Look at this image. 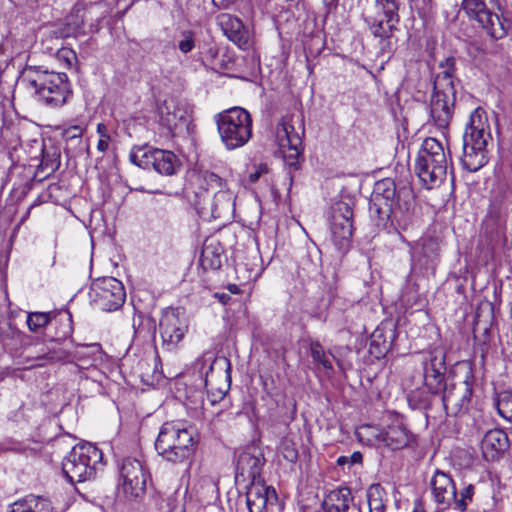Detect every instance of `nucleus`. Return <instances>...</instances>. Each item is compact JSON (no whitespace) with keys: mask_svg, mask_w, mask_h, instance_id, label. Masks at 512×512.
Here are the masks:
<instances>
[{"mask_svg":"<svg viewBox=\"0 0 512 512\" xmlns=\"http://www.w3.org/2000/svg\"><path fill=\"white\" fill-rule=\"evenodd\" d=\"M414 201L410 192L396 189L390 178L375 183L369 211L378 225L395 230H406L412 222Z\"/></svg>","mask_w":512,"mask_h":512,"instance_id":"obj_1","label":"nucleus"},{"mask_svg":"<svg viewBox=\"0 0 512 512\" xmlns=\"http://www.w3.org/2000/svg\"><path fill=\"white\" fill-rule=\"evenodd\" d=\"M446 372L445 355L442 351L430 352L423 361L422 373L411 377L407 386V400L412 409H428L432 397L440 394L444 387Z\"/></svg>","mask_w":512,"mask_h":512,"instance_id":"obj_2","label":"nucleus"},{"mask_svg":"<svg viewBox=\"0 0 512 512\" xmlns=\"http://www.w3.org/2000/svg\"><path fill=\"white\" fill-rule=\"evenodd\" d=\"M454 57H447L439 63L441 71L435 76L433 93L430 101V117L439 129L448 128L453 116L456 99L453 76L455 73Z\"/></svg>","mask_w":512,"mask_h":512,"instance_id":"obj_3","label":"nucleus"},{"mask_svg":"<svg viewBox=\"0 0 512 512\" xmlns=\"http://www.w3.org/2000/svg\"><path fill=\"white\" fill-rule=\"evenodd\" d=\"M490 138L489 124L485 112L477 108L471 115L463 134L461 163L469 172H476L488 161L487 144Z\"/></svg>","mask_w":512,"mask_h":512,"instance_id":"obj_4","label":"nucleus"},{"mask_svg":"<svg viewBox=\"0 0 512 512\" xmlns=\"http://www.w3.org/2000/svg\"><path fill=\"white\" fill-rule=\"evenodd\" d=\"M23 82L34 91L35 96L50 107H60L71 94L67 75L44 70L41 67H28L23 73Z\"/></svg>","mask_w":512,"mask_h":512,"instance_id":"obj_5","label":"nucleus"},{"mask_svg":"<svg viewBox=\"0 0 512 512\" xmlns=\"http://www.w3.org/2000/svg\"><path fill=\"white\" fill-rule=\"evenodd\" d=\"M448 159L436 138H426L415 160L414 171L427 189L439 186L446 178Z\"/></svg>","mask_w":512,"mask_h":512,"instance_id":"obj_6","label":"nucleus"},{"mask_svg":"<svg viewBox=\"0 0 512 512\" xmlns=\"http://www.w3.org/2000/svg\"><path fill=\"white\" fill-rule=\"evenodd\" d=\"M222 143L228 150L244 146L252 137V117L241 107L220 112L215 117Z\"/></svg>","mask_w":512,"mask_h":512,"instance_id":"obj_7","label":"nucleus"},{"mask_svg":"<svg viewBox=\"0 0 512 512\" xmlns=\"http://www.w3.org/2000/svg\"><path fill=\"white\" fill-rule=\"evenodd\" d=\"M157 452L167 461L178 463L188 459L195 450L192 431L174 422L162 425L155 442Z\"/></svg>","mask_w":512,"mask_h":512,"instance_id":"obj_8","label":"nucleus"},{"mask_svg":"<svg viewBox=\"0 0 512 512\" xmlns=\"http://www.w3.org/2000/svg\"><path fill=\"white\" fill-rule=\"evenodd\" d=\"M102 466V452L91 443L75 445L62 462V470L71 483L92 479Z\"/></svg>","mask_w":512,"mask_h":512,"instance_id":"obj_9","label":"nucleus"},{"mask_svg":"<svg viewBox=\"0 0 512 512\" xmlns=\"http://www.w3.org/2000/svg\"><path fill=\"white\" fill-rule=\"evenodd\" d=\"M129 160L144 170H154L166 176L174 175L181 166L180 160L172 151L148 145L132 147Z\"/></svg>","mask_w":512,"mask_h":512,"instance_id":"obj_10","label":"nucleus"},{"mask_svg":"<svg viewBox=\"0 0 512 512\" xmlns=\"http://www.w3.org/2000/svg\"><path fill=\"white\" fill-rule=\"evenodd\" d=\"M398 11L396 0H375L371 13L365 18L373 36L381 40L391 38L400 20Z\"/></svg>","mask_w":512,"mask_h":512,"instance_id":"obj_11","label":"nucleus"},{"mask_svg":"<svg viewBox=\"0 0 512 512\" xmlns=\"http://www.w3.org/2000/svg\"><path fill=\"white\" fill-rule=\"evenodd\" d=\"M301 133L295 130L294 126L285 118L277 123L275 128V139L281 149L283 160L290 170L300 168V160L303 159V142Z\"/></svg>","mask_w":512,"mask_h":512,"instance_id":"obj_12","label":"nucleus"},{"mask_svg":"<svg viewBox=\"0 0 512 512\" xmlns=\"http://www.w3.org/2000/svg\"><path fill=\"white\" fill-rule=\"evenodd\" d=\"M461 368L464 371L463 380L453 383L449 387H443L442 403L446 413L450 416H457L466 411L472 396L473 372L470 363H463Z\"/></svg>","mask_w":512,"mask_h":512,"instance_id":"obj_13","label":"nucleus"},{"mask_svg":"<svg viewBox=\"0 0 512 512\" xmlns=\"http://www.w3.org/2000/svg\"><path fill=\"white\" fill-rule=\"evenodd\" d=\"M90 296L99 309L107 312L119 309L126 299L122 282L114 277H103L94 281Z\"/></svg>","mask_w":512,"mask_h":512,"instance_id":"obj_14","label":"nucleus"},{"mask_svg":"<svg viewBox=\"0 0 512 512\" xmlns=\"http://www.w3.org/2000/svg\"><path fill=\"white\" fill-rule=\"evenodd\" d=\"M330 230L335 247L345 253L350 247L353 234V210L348 203L339 201L332 206Z\"/></svg>","mask_w":512,"mask_h":512,"instance_id":"obj_15","label":"nucleus"},{"mask_svg":"<svg viewBox=\"0 0 512 512\" xmlns=\"http://www.w3.org/2000/svg\"><path fill=\"white\" fill-rule=\"evenodd\" d=\"M462 6L469 17L475 19L491 38L498 40L506 36V21L487 7L486 0H463Z\"/></svg>","mask_w":512,"mask_h":512,"instance_id":"obj_16","label":"nucleus"},{"mask_svg":"<svg viewBox=\"0 0 512 512\" xmlns=\"http://www.w3.org/2000/svg\"><path fill=\"white\" fill-rule=\"evenodd\" d=\"M119 473L122 491L128 499H137L144 494L149 474L140 460L123 459Z\"/></svg>","mask_w":512,"mask_h":512,"instance_id":"obj_17","label":"nucleus"},{"mask_svg":"<svg viewBox=\"0 0 512 512\" xmlns=\"http://www.w3.org/2000/svg\"><path fill=\"white\" fill-rule=\"evenodd\" d=\"M187 331L188 325L185 319L180 317L177 309L167 308L162 312L159 321V333L162 339V347L165 350H176Z\"/></svg>","mask_w":512,"mask_h":512,"instance_id":"obj_18","label":"nucleus"},{"mask_svg":"<svg viewBox=\"0 0 512 512\" xmlns=\"http://www.w3.org/2000/svg\"><path fill=\"white\" fill-rule=\"evenodd\" d=\"M277 502V494L273 487L266 486L264 481L250 482L246 491V503L249 512H270Z\"/></svg>","mask_w":512,"mask_h":512,"instance_id":"obj_19","label":"nucleus"},{"mask_svg":"<svg viewBox=\"0 0 512 512\" xmlns=\"http://www.w3.org/2000/svg\"><path fill=\"white\" fill-rule=\"evenodd\" d=\"M264 462L265 459L260 449L256 447L248 448L238 457L236 478L242 477L243 480H250V482L263 481L261 471Z\"/></svg>","mask_w":512,"mask_h":512,"instance_id":"obj_20","label":"nucleus"},{"mask_svg":"<svg viewBox=\"0 0 512 512\" xmlns=\"http://www.w3.org/2000/svg\"><path fill=\"white\" fill-rule=\"evenodd\" d=\"M376 437L379 442L392 450L403 449L415 441V436L399 418L380 431Z\"/></svg>","mask_w":512,"mask_h":512,"instance_id":"obj_21","label":"nucleus"},{"mask_svg":"<svg viewBox=\"0 0 512 512\" xmlns=\"http://www.w3.org/2000/svg\"><path fill=\"white\" fill-rule=\"evenodd\" d=\"M430 485L434 500L438 505L443 508L453 506L456 497V486L449 474L436 470Z\"/></svg>","mask_w":512,"mask_h":512,"instance_id":"obj_22","label":"nucleus"},{"mask_svg":"<svg viewBox=\"0 0 512 512\" xmlns=\"http://www.w3.org/2000/svg\"><path fill=\"white\" fill-rule=\"evenodd\" d=\"M509 447L507 434L501 429L486 432L481 442L483 456L488 461H494Z\"/></svg>","mask_w":512,"mask_h":512,"instance_id":"obj_23","label":"nucleus"},{"mask_svg":"<svg viewBox=\"0 0 512 512\" xmlns=\"http://www.w3.org/2000/svg\"><path fill=\"white\" fill-rule=\"evenodd\" d=\"M220 25L224 34L230 41L243 50L249 48V34L240 19L230 15H225L220 19Z\"/></svg>","mask_w":512,"mask_h":512,"instance_id":"obj_24","label":"nucleus"},{"mask_svg":"<svg viewBox=\"0 0 512 512\" xmlns=\"http://www.w3.org/2000/svg\"><path fill=\"white\" fill-rule=\"evenodd\" d=\"M353 503L352 492L347 487H340L330 491L322 502L325 512H348Z\"/></svg>","mask_w":512,"mask_h":512,"instance_id":"obj_25","label":"nucleus"},{"mask_svg":"<svg viewBox=\"0 0 512 512\" xmlns=\"http://www.w3.org/2000/svg\"><path fill=\"white\" fill-rule=\"evenodd\" d=\"M66 360H75L78 362L80 368H88L94 366L98 361L102 359V348L98 343L78 345L75 350L68 353Z\"/></svg>","mask_w":512,"mask_h":512,"instance_id":"obj_26","label":"nucleus"},{"mask_svg":"<svg viewBox=\"0 0 512 512\" xmlns=\"http://www.w3.org/2000/svg\"><path fill=\"white\" fill-rule=\"evenodd\" d=\"M27 358L34 360L35 365L43 366L50 362L65 361L68 358V354L67 351L63 349L41 345L39 348L34 347V349H27Z\"/></svg>","mask_w":512,"mask_h":512,"instance_id":"obj_27","label":"nucleus"},{"mask_svg":"<svg viewBox=\"0 0 512 512\" xmlns=\"http://www.w3.org/2000/svg\"><path fill=\"white\" fill-rule=\"evenodd\" d=\"M160 122L170 132H173L182 122H185V113L176 103L165 100L159 107Z\"/></svg>","mask_w":512,"mask_h":512,"instance_id":"obj_28","label":"nucleus"},{"mask_svg":"<svg viewBox=\"0 0 512 512\" xmlns=\"http://www.w3.org/2000/svg\"><path fill=\"white\" fill-rule=\"evenodd\" d=\"M234 205V195L227 187L217 190L214 192L211 206L212 216L214 218H221L233 211Z\"/></svg>","mask_w":512,"mask_h":512,"instance_id":"obj_29","label":"nucleus"},{"mask_svg":"<svg viewBox=\"0 0 512 512\" xmlns=\"http://www.w3.org/2000/svg\"><path fill=\"white\" fill-rule=\"evenodd\" d=\"M369 512H385L387 493L380 484H372L367 490Z\"/></svg>","mask_w":512,"mask_h":512,"instance_id":"obj_30","label":"nucleus"},{"mask_svg":"<svg viewBox=\"0 0 512 512\" xmlns=\"http://www.w3.org/2000/svg\"><path fill=\"white\" fill-rule=\"evenodd\" d=\"M220 247L212 244H205L201 257L200 263L204 269L217 270L222 266V256Z\"/></svg>","mask_w":512,"mask_h":512,"instance_id":"obj_31","label":"nucleus"},{"mask_svg":"<svg viewBox=\"0 0 512 512\" xmlns=\"http://www.w3.org/2000/svg\"><path fill=\"white\" fill-rule=\"evenodd\" d=\"M198 183L199 187L205 191L211 190L216 192L217 190L227 187V182L223 177L209 170L200 171L198 175Z\"/></svg>","mask_w":512,"mask_h":512,"instance_id":"obj_32","label":"nucleus"},{"mask_svg":"<svg viewBox=\"0 0 512 512\" xmlns=\"http://www.w3.org/2000/svg\"><path fill=\"white\" fill-rule=\"evenodd\" d=\"M440 251V242L437 238H423L420 244L419 254L424 258V265L428 267L437 259Z\"/></svg>","mask_w":512,"mask_h":512,"instance_id":"obj_33","label":"nucleus"},{"mask_svg":"<svg viewBox=\"0 0 512 512\" xmlns=\"http://www.w3.org/2000/svg\"><path fill=\"white\" fill-rule=\"evenodd\" d=\"M474 494L475 486L473 484L466 485L461 489L459 495L456 493L453 508L460 512H465L468 505L472 502Z\"/></svg>","mask_w":512,"mask_h":512,"instance_id":"obj_34","label":"nucleus"},{"mask_svg":"<svg viewBox=\"0 0 512 512\" xmlns=\"http://www.w3.org/2000/svg\"><path fill=\"white\" fill-rule=\"evenodd\" d=\"M496 407L501 417L512 422V393L507 391L499 393Z\"/></svg>","mask_w":512,"mask_h":512,"instance_id":"obj_35","label":"nucleus"},{"mask_svg":"<svg viewBox=\"0 0 512 512\" xmlns=\"http://www.w3.org/2000/svg\"><path fill=\"white\" fill-rule=\"evenodd\" d=\"M50 321V313L30 312L27 315V326L32 332H37L39 329L48 325Z\"/></svg>","mask_w":512,"mask_h":512,"instance_id":"obj_36","label":"nucleus"},{"mask_svg":"<svg viewBox=\"0 0 512 512\" xmlns=\"http://www.w3.org/2000/svg\"><path fill=\"white\" fill-rule=\"evenodd\" d=\"M310 353L314 362L322 365L325 369H332V363L323 346L318 341L311 342Z\"/></svg>","mask_w":512,"mask_h":512,"instance_id":"obj_37","label":"nucleus"},{"mask_svg":"<svg viewBox=\"0 0 512 512\" xmlns=\"http://www.w3.org/2000/svg\"><path fill=\"white\" fill-rule=\"evenodd\" d=\"M177 47L183 54L191 52L195 48V32L190 29L182 30L177 40Z\"/></svg>","mask_w":512,"mask_h":512,"instance_id":"obj_38","label":"nucleus"},{"mask_svg":"<svg viewBox=\"0 0 512 512\" xmlns=\"http://www.w3.org/2000/svg\"><path fill=\"white\" fill-rule=\"evenodd\" d=\"M59 157L60 155L54 151L50 154L48 151L42 150V159L39 164V169L42 172L52 173L59 167Z\"/></svg>","mask_w":512,"mask_h":512,"instance_id":"obj_39","label":"nucleus"},{"mask_svg":"<svg viewBox=\"0 0 512 512\" xmlns=\"http://www.w3.org/2000/svg\"><path fill=\"white\" fill-rule=\"evenodd\" d=\"M280 453L282 456L291 463L296 462L298 458V451L293 441L284 439L280 445Z\"/></svg>","mask_w":512,"mask_h":512,"instance_id":"obj_40","label":"nucleus"},{"mask_svg":"<svg viewBox=\"0 0 512 512\" xmlns=\"http://www.w3.org/2000/svg\"><path fill=\"white\" fill-rule=\"evenodd\" d=\"M205 384H206V388H207L208 399L212 405L221 401L225 397V395L227 393L228 385H224V387H219L217 389H214V387L208 381V379L205 380Z\"/></svg>","mask_w":512,"mask_h":512,"instance_id":"obj_41","label":"nucleus"},{"mask_svg":"<svg viewBox=\"0 0 512 512\" xmlns=\"http://www.w3.org/2000/svg\"><path fill=\"white\" fill-rule=\"evenodd\" d=\"M84 128L80 125L69 126L62 131V138L66 142H81Z\"/></svg>","mask_w":512,"mask_h":512,"instance_id":"obj_42","label":"nucleus"},{"mask_svg":"<svg viewBox=\"0 0 512 512\" xmlns=\"http://www.w3.org/2000/svg\"><path fill=\"white\" fill-rule=\"evenodd\" d=\"M29 503L31 505V512H50L51 510L50 502L39 496L29 495Z\"/></svg>","mask_w":512,"mask_h":512,"instance_id":"obj_43","label":"nucleus"},{"mask_svg":"<svg viewBox=\"0 0 512 512\" xmlns=\"http://www.w3.org/2000/svg\"><path fill=\"white\" fill-rule=\"evenodd\" d=\"M7 512H31L29 495L10 504Z\"/></svg>","mask_w":512,"mask_h":512,"instance_id":"obj_44","label":"nucleus"},{"mask_svg":"<svg viewBox=\"0 0 512 512\" xmlns=\"http://www.w3.org/2000/svg\"><path fill=\"white\" fill-rule=\"evenodd\" d=\"M216 362V359L214 358L213 354L210 352H204L195 362L196 367H199L200 372H202L203 366L206 363H209L208 371L205 372L206 376L208 375L209 371L213 370V364Z\"/></svg>","mask_w":512,"mask_h":512,"instance_id":"obj_45","label":"nucleus"},{"mask_svg":"<svg viewBox=\"0 0 512 512\" xmlns=\"http://www.w3.org/2000/svg\"><path fill=\"white\" fill-rule=\"evenodd\" d=\"M362 462V454L359 451H355L351 456H340L337 459V464L339 466H344L346 464L354 465Z\"/></svg>","mask_w":512,"mask_h":512,"instance_id":"obj_46","label":"nucleus"},{"mask_svg":"<svg viewBox=\"0 0 512 512\" xmlns=\"http://www.w3.org/2000/svg\"><path fill=\"white\" fill-rule=\"evenodd\" d=\"M96 130L100 136V139L111 140V135H110L109 129L104 123H99L97 125Z\"/></svg>","mask_w":512,"mask_h":512,"instance_id":"obj_47","label":"nucleus"},{"mask_svg":"<svg viewBox=\"0 0 512 512\" xmlns=\"http://www.w3.org/2000/svg\"><path fill=\"white\" fill-rule=\"evenodd\" d=\"M110 141L111 140L99 139L97 143V150L102 153L106 152L109 149Z\"/></svg>","mask_w":512,"mask_h":512,"instance_id":"obj_48","label":"nucleus"},{"mask_svg":"<svg viewBox=\"0 0 512 512\" xmlns=\"http://www.w3.org/2000/svg\"><path fill=\"white\" fill-rule=\"evenodd\" d=\"M213 3L217 6H222V7H227L229 6L231 3L234 2V0H212Z\"/></svg>","mask_w":512,"mask_h":512,"instance_id":"obj_49","label":"nucleus"},{"mask_svg":"<svg viewBox=\"0 0 512 512\" xmlns=\"http://www.w3.org/2000/svg\"><path fill=\"white\" fill-rule=\"evenodd\" d=\"M323 1H324V4L329 8L336 7L338 4V0H323Z\"/></svg>","mask_w":512,"mask_h":512,"instance_id":"obj_50","label":"nucleus"},{"mask_svg":"<svg viewBox=\"0 0 512 512\" xmlns=\"http://www.w3.org/2000/svg\"><path fill=\"white\" fill-rule=\"evenodd\" d=\"M260 177V172L259 171H256L255 173H251L250 176H249V179H250V182L251 183H254L256 182Z\"/></svg>","mask_w":512,"mask_h":512,"instance_id":"obj_51","label":"nucleus"},{"mask_svg":"<svg viewBox=\"0 0 512 512\" xmlns=\"http://www.w3.org/2000/svg\"><path fill=\"white\" fill-rule=\"evenodd\" d=\"M412 512H425V510L420 502H416Z\"/></svg>","mask_w":512,"mask_h":512,"instance_id":"obj_52","label":"nucleus"},{"mask_svg":"<svg viewBox=\"0 0 512 512\" xmlns=\"http://www.w3.org/2000/svg\"><path fill=\"white\" fill-rule=\"evenodd\" d=\"M217 296H218L219 300H220L222 303H224V304H226V303H227V301L230 299V296H229V295H227V294H225V293H222V294L217 295Z\"/></svg>","mask_w":512,"mask_h":512,"instance_id":"obj_53","label":"nucleus"},{"mask_svg":"<svg viewBox=\"0 0 512 512\" xmlns=\"http://www.w3.org/2000/svg\"><path fill=\"white\" fill-rule=\"evenodd\" d=\"M229 290H230V292H232V293H238L239 288L237 287V285L232 284V285H230V286H229Z\"/></svg>","mask_w":512,"mask_h":512,"instance_id":"obj_54","label":"nucleus"},{"mask_svg":"<svg viewBox=\"0 0 512 512\" xmlns=\"http://www.w3.org/2000/svg\"><path fill=\"white\" fill-rule=\"evenodd\" d=\"M221 360H222V361L227 365V367H228V369H229V368H230V362H229V360H228L227 358H222Z\"/></svg>","mask_w":512,"mask_h":512,"instance_id":"obj_55","label":"nucleus"},{"mask_svg":"<svg viewBox=\"0 0 512 512\" xmlns=\"http://www.w3.org/2000/svg\"><path fill=\"white\" fill-rule=\"evenodd\" d=\"M71 332V327L68 325V330L64 334H69Z\"/></svg>","mask_w":512,"mask_h":512,"instance_id":"obj_56","label":"nucleus"},{"mask_svg":"<svg viewBox=\"0 0 512 512\" xmlns=\"http://www.w3.org/2000/svg\"><path fill=\"white\" fill-rule=\"evenodd\" d=\"M409 1H410V2H415V3H417V2H419L420 0H409Z\"/></svg>","mask_w":512,"mask_h":512,"instance_id":"obj_57","label":"nucleus"}]
</instances>
